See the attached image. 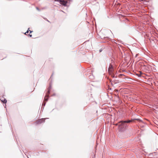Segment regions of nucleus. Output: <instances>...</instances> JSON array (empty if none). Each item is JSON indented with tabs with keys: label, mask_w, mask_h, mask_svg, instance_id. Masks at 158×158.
Masks as SVG:
<instances>
[{
	"label": "nucleus",
	"mask_w": 158,
	"mask_h": 158,
	"mask_svg": "<svg viewBox=\"0 0 158 158\" xmlns=\"http://www.w3.org/2000/svg\"><path fill=\"white\" fill-rule=\"evenodd\" d=\"M119 124V123H117V124H115V125H116H116H118Z\"/></svg>",
	"instance_id": "obj_18"
},
{
	"label": "nucleus",
	"mask_w": 158,
	"mask_h": 158,
	"mask_svg": "<svg viewBox=\"0 0 158 158\" xmlns=\"http://www.w3.org/2000/svg\"><path fill=\"white\" fill-rule=\"evenodd\" d=\"M102 51V49H100L99 50L100 52H101Z\"/></svg>",
	"instance_id": "obj_21"
},
{
	"label": "nucleus",
	"mask_w": 158,
	"mask_h": 158,
	"mask_svg": "<svg viewBox=\"0 0 158 158\" xmlns=\"http://www.w3.org/2000/svg\"><path fill=\"white\" fill-rule=\"evenodd\" d=\"M32 32H33V31H30V33H31Z\"/></svg>",
	"instance_id": "obj_19"
},
{
	"label": "nucleus",
	"mask_w": 158,
	"mask_h": 158,
	"mask_svg": "<svg viewBox=\"0 0 158 158\" xmlns=\"http://www.w3.org/2000/svg\"><path fill=\"white\" fill-rule=\"evenodd\" d=\"M50 90L48 89V91L47 92V94H46V95H48V94H49L50 93Z\"/></svg>",
	"instance_id": "obj_12"
},
{
	"label": "nucleus",
	"mask_w": 158,
	"mask_h": 158,
	"mask_svg": "<svg viewBox=\"0 0 158 158\" xmlns=\"http://www.w3.org/2000/svg\"><path fill=\"white\" fill-rule=\"evenodd\" d=\"M36 9L37 10L40 11V9L38 7H36Z\"/></svg>",
	"instance_id": "obj_16"
},
{
	"label": "nucleus",
	"mask_w": 158,
	"mask_h": 158,
	"mask_svg": "<svg viewBox=\"0 0 158 158\" xmlns=\"http://www.w3.org/2000/svg\"><path fill=\"white\" fill-rule=\"evenodd\" d=\"M48 97L49 95H46L44 98V100L46 102H47L48 100Z\"/></svg>",
	"instance_id": "obj_5"
},
{
	"label": "nucleus",
	"mask_w": 158,
	"mask_h": 158,
	"mask_svg": "<svg viewBox=\"0 0 158 158\" xmlns=\"http://www.w3.org/2000/svg\"><path fill=\"white\" fill-rule=\"evenodd\" d=\"M28 32H29V31H27L24 33V34L25 35H26V34L28 33Z\"/></svg>",
	"instance_id": "obj_15"
},
{
	"label": "nucleus",
	"mask_w": 158,
	"mask_h": 158,
	"mask_svg": "<svg viewBox=\"0 0 158 158\" xmlns=\"http://www.w3.org/2000/svg\"><path fill=\"white\" fill-rule=\"evenodd\" d=\"M132 121L131 120H128L127 121H125L124 122L126 123H129Z\"/></svg>",
	"instance_id": "obj_10"
},
{
	"label": "nucleus",
	"mask_w": 158,
	"mask_h": 158,
	"mask_svg": "<svg viewBox=\"0 0 158 158\" xmlns=\"http://www.w3.org/2000/svg\"><path fill=\"white\" fill-rule=\"evenodd\" d=\"M45 104H46V103L45 102H43L42 104V106H44L45 105Z\"/></svg>",
	"instance_id": "obj_14"
},
{
	"label": "nucleus",
	"mask_w": 158,
	"mask_h": 158,
	"mask_svg": "<svg viewBox=\"0 0 158 158\" xmlns=\"http://www.w3.org/2000/svg\"><path fill=\"white\" fill-rule=\"evenodd\" d=\"M61 11L62 12H64H64L62 10H61Z\"/></svg>",
	"instance_id": "obj_27"
},
{
	"label": "nucleus",
	"mask_w": 158,
	"mask_h": 158,
	"mask_svg": "<svg viewBox=\"0 0 158 158\" xmlns=\"http://www.w3.org/2000/svg\"><path fill=\"white\" fill-rule=\"evenodd\" d=\"M47 118H41L40 119H39L36 121L35 123L36 124H39L43 122H44L45 121V119H47Z\"/></svg>",
	"instance_id": "obj_3"
},
{
	"label": "nucleus",
	"mask_w": 158,
	"mask_h": 158,
	"mask_svg": "<svg viewBox=\"0 0 158 158\" xmlns=\"http://www.w3.org/2000/svg\"><path fill=\"white\" fill-rule=\"evenodd\" d=\"M52 88V85L51 84L49 86L48 89L51 90Z\"/></svg>",
	"instance_id": "obj_11"
},
{
	"label": "nucleus",
	"mask_w": 158,
	"mask_h": 158,
	"mask_svg": "<svg viewBox=\"0 0 158 158\" xmlns=\"http://www.w3.org/2000/svg\"><path fill=\"white\" fill-rule=\"evenodd\" d=\"M119 123L118 127L119 129H123L126 126V123L124 122V121H120Z\"/></svg>",
	"instance_id": "obj_1"
},
{
	"label": "nucleus",
	"mask_w": 158,
	"mask_h": 158,
	"mask_svg": "<svg viewBox=\"0 0 158 158\" xmlns=\"http://www.w3.org/2000/svg\"><path fill=\"white\" fill-rule=\"evenodd\" d=\"M142 73L141 72H140V74H136V75H137L138 77H141V74Z\"/></svg>",
	"instance_id": "obj_8"
},
{
	"label": "nucleus",
	"mask_w": 158,
	"mask_h": 158,
	"mask_svg": "<svg viewBox=\"0 0 158 158\" xmlns=\"http://www.w3.org/2000/svg\"><path fill=\"white\" fill-rule=\"evenodd\" d=\"M59 2L60 4L64 6H67V4L68 3V1L65 0H59Z\"/></svg>",
	"instance_id": "obj_2"
},
{
	"label": "nucleus",
	"mask_w": 158,
	"mask_h": 158,
	"mask_svg": "<svg viewBox=\"0 0 158 158\" xmlns=\"http://www.w3.org/2000/svg\"><path fill=\"white\" fill-rule=\"evenodd\" d=\"M56 94H53V95H52V96H55V95Z\"/></svg>",
	"instance_id": "obj_24"
},
{
	"label": "nucleus",
	"mask_w": 158,
	"mask_h": 158,
	"mask_svg": "<svg viewBox=\"0 0 158 158\" xmlns=\"http://www.w3.org/2000/svg\"><path fill=\"white\" fill-rule=\"evenodd\" d=\"M55 1H57V2H59V0H55Z\"/></svg>",
	"instance_id": "obj_20"
},
{
	"label": "nucleus",
	"mask_w": 158,
	"mask_h": 158,
	"mask_svg": "<svg viewBox=\"0 0 158 158\" xmlns=\"http://www.w3.org/2000/svg\"><path fill=\"white\" fill-rule=\"evenodd\" d=\"M137 120L139 122H142V120L139 119V118H135L134 119H133L132 120Z\"/></svg>",
	"instance_id": "obj_9"
},
{
	"label": "nucleus",
	"mask_w": 158,
	"mask_h": 158,
	"mask_svg": "<svg viewBox=\"0 0 158 158\" xmlns=\"http://www.w3.org/2000/svg\"><path fill=\"white\" fill-rule=\"evenodd\" d=\"M28 36H30V37H31L32 36V35H31L30 34H28Z\"/></svg>",
	"instance_id": "obj_17"
},
{
	"label": "nucleus",
	"mask_w": 158,
	"mask_h": 158,
	"mask_svg": "<svg viewBox=\"0 0 158 158\" xmlns=\"http://www.w3.org/2000/svg\"><path fill=\"white\" fill-rule=\"evenodd\" d=\"M124 75L122 74H120L119 75L118 77H121L122 76H123Z\"/></svg>",
	"instance_id": "obj_13"
},
{
	"label": "nucleus",
	"mask_w": 158,
	"mask_h": 158,
	"mask_svg": "<svg viewBox=\"0 0 158 158\" xmlns=\"http://www.w3.org/2000/svg\"><path fill=\"white\" fill-rule=\"evenodd\" d=\"M27 31H30V30H29V28L28 29V30H27Z\"/></svg>",
	"instance_id": "obj_23"
},
{
	"label": "nucleus",
	"mask_w": 158,
	"mask_h": 158,
	"mask_svg": "<svg viewBox=\"0 0 158 158\" xmlns=\"http://www.w3.org/2000/svg\"><path fill=\"white\" fill-rule=\"evenodd\" d=\"M53 74H52V75H51V77H50V78H51L52 77V76H53Z\"/></svg>",
	"instance_id": "obj_22"
},
{
	"label": "nucleus",
	"mask_w": 158,
	"mask_h": 158,
	"mask_svg": "<svg viewBox=\"0 0 158 158\" xmlns=\"http://www.w3.org/2000/svg\"><path fill=\"white\" fill-rule=\"evenodd\" d=\"M110 75H111V76L113 78H117V75L115 76L114 75V74H113V73H111Z\"/></svg>",
	"instance_id": "obj_6"
},
{
	"label": "nucleus",
	"mask_w": 158,
	"mask_h": 158,
	"mask_svg": "<svg viewBox=\"0 0 158 158\" xmlns=\"http://www.w3.org/2000/svg\"><path fill=\"white\" fill-rule=\"evenodd\" d=\"M138 56V55L137 54H136V55H135V57H137V56Z\"/></svg>",
	"instance_id": "obj_25"
},
{
	"label": "nucleus",
	"mask_w": 158,
	"mask_h": 158,
	"mask_svg": "<svg viewBox=\"0 0 158 158\" xmlns=\"http://www.w3.org/2000/svg\"><path fill=\"white\" fill-rule=\"evenodd\" d=\"M2 102L4 103H6L7 102V100L6 99H4L2 101Z\"/></svg>",
	"instance_id": "obj_7"
},
{
	"label": "nucleus",
	"mask_w": 158,
	"mask_h": 158,
	"mask_svg": "<svg viewBox=\"0 0 158 158\" xmlns=\"http://www.w3.org/2000/svg\"><path fill=\"white\" fill-rule=\"evenodd\" d=\"M47 21H48V22H50L49 21H48V19H47Z\"/></svg>",
	"instance_id": "obj_26"
},
{
	"label": "nucleus",
	"mask_w": 158,
	"mask_h": 158,
	"mask_svg": "<svg viewBox=\"0 0 158 158\" xmlns=\"http://www.w3.org/2000/svg\"><path fill=\"white\" fill-rule=\"evenodd\" d=\"M113 65L110 64L108 68V72L110 74H111L113 73Z\"/></svg>",
	"instance_id": "obj_4"
}]
</instances>
